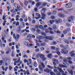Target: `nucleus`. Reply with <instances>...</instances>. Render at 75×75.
<instances>
[{
  "label": "nucleus",
  "mask_w": 75,
  "mask_h": 75,
  "mask_svg": "<svg viewBox=\"0 0 75 75\" xmlns=\"http://www.w3.org/2000/svg\"><path fill=\"white\" fill-rule=\"evenodd\" d=\"M72 6V3H70L67 4L65 6V7L67 8H71Z\"/></svg>",
  "instance_id": "obj_1"
},
{
  "label": "nucleus",
  "mask_w": 75,
  "mask_h": 75,
  "mask_svg": "<svg viewBox=\"0 0 75 75\" xmlns=\"http://www.w3.org/2000/svg\"><path fill=\"white\" fill-rule=\"evenodd\" d=\"M14 6L15 8H17L19 11H20V10H21V9H22V8L20 7V5L17 4H14Z\"/></svg>",
  "instance_id": "obj_2"
},
{
  "label": "nucleus",
  "mask_w": 75,
  "mask_h": 75,
  "mask_svg": "<svg viewBox=\"0 0 75 75\" xmlns=\"http://www.w3.org/2000/svg\"><path fill=\"white\" fill-rule=\"evenodd\" d=\"M45 39H46V40H52L54 38V37L53 36H46L45 37Z\"/></svg>",
  "instance_id": "obj_3"
},
{
  "label": "nucleus",
  "mask_w": 75,
  "mask_h": 75,
  "mask_svg": "<svg viewBox=\"0 0 75 75\" xmlns=\"http://www.w3.org/2000/svg\"><path fill=\"white\" fill-rule=\"evenodd\" d=\"M24 44L25 45V46H27V47H31L33 46V44H29V43L28 42H24Z\"/></svg>",
  "instance_id": "obj_4"
},
{
  "label": "nucleus",
  "mask_w": 75,
  "mask_h": 75,
  "mask_svg": "<svg viewBox=\"0 0 75 75\" xmlns=\"http://www.w3.org/2000/svg\"><path fill=\"white\" fill-rule=\"evenodd\" d=\"M40 58L42 59V60L43 61H45L47 59V58L45 57V56L42 54L40 55Z\"/></svg>",
  "instance_id": "obj_5"
},
{
  "label": "nucleus",
  "mask_w": 75,
  "mask_h": 75,
  "mask_svg": "<svg viewBox=\"0 0 75 75\" xmlns=\"http://www.w3.org/2000/svg\"><path fill=\"white\" fill-rule=\"evenodd\" d=\"M57 69L60 72H62V75H67V74L64 73V71L62 70V69L61 68H57Z\"/></svg>",
  "instance_id": "obj_6"
},
{
  "label": "nucleus",
  "mask_w": 75,
  "mask_h": 75,
  "mask_svg": "<svg viewBox=\"0 0 75 75\" xmlns=\"http://www.w3.org/2000/svg\"><path fill=\"white\" fill-rule=\"evenodd\" d=\"M62 51L61 52L63 54H67L68 53V51L67 50H64V49H61Z\"/></svg>",
  "instance_id": "obj_7"
},
{
  "label": "nucleus",
  "mask_w": 75,
  "mask_h": 75,
  "mask_svg": "<svg viewBox=\"0 0 75 75\" xmlns=\"http://www.w3.org/2000/svg\"><path fill=\"white\" fill-rule=\"evenodd\" d=\"M74 52H75V50H72L69 53V54H70V56H71V57H72L75 56V54L74 53Z\"/></svg>",
  "instance_id": "obj_8"
},
{
  "label": "nucleus",
  "mask_w": 75,
  "mask_h": 75,
  "mask_svg": "<svg viewBox=\"0 0 75 75\" xmlns=\"http://www.w3.org/2000/svg\"><path fill=\"white\" fill-rule=\"evenodd\" d=\"M59 48H57L56 49V54L58 55L59 56H60L61 55V53H60V52L59 51Z\"/></svg>",
  "instance_id": "obj_9"
},
{
  "label": "nucleus",
  "mask_w": 75,
  "mask_h": 75,
  "mask_svg": "<svg viewBox=\"0 0 75 75\" xmlns=\"http://www.w3.org/2000/svg\"><path fill=\"white\" fill-rule=\"evenodd\" d=\"M58 16L59 17H62L63 18L65 17V15L62 13H60L58 14Z\"/></svg>",
  "instance_id": "obj_10"
},
{
  "label": "nucleus",
  "mask_w": 75,
  "mask_h": 75,
  "mask_svg": "<svg viewBox=\"0 0 75 75\" xmlns=\"http://www.w3.org/2000/svg\"><path fill=\"white\" fill-rule=\"evenodd\" d=\"M55 21L57 24L58 23H62V20L61 19H58L57 20H55Z\"/></svg>",
  "instance_id": "obj_11"
},
{
  "label": "nucleus",
  "mask_w": 75,
  "mask_h": 75,
  "mask_svg": "<svg viewBox=\"0 0 75 75\" xmlns=\"http://www.w3.org/2000/svg\"><path fill=\"white\" fill-rule=\"evenodd\" d=\"M36 16L37 17H35V18L36 19H38L39 18H40L41 17V16L39 13H37L36 14Z\"/></svg>",
  "instance_id": "obj_12"
},
{
  "label": "nucleus",
  "mask_w": 75,
  "mask_h": 75,
  "mask_svg": "<svg viewBox=\"0 0 75 75\" xmlns=\"http://www.w3.org/2000/svg\"><path fill=\"white\" fill-rule=\"evenodd\" d=\"M68 61V60L67 59H63V64L64 65H67V62Z\"/></svg>",
  "instance_id": "obj_13"
},
{
  "label": "nucleus",
  "mask_w": 75,
  "mask_h": 75,
  "mask_svg": "<svg viewBox=\"0 0 75 75\" xmlns=\"http://www.w3.org/2000/svg\"><path fill=\"white\" fill-rule=\"evenodd\" d=\"M54 71L55 72L57 73V75H61V74L59 72H58V70L56 69H54Z\"/></svg>",
  "instance_id": "obj_14"
},
{
  "label": "nucleus",
  "mask_w": 75,
  "mask_h": 75,
  "mask_svg": "<svg viewBox=\"0 0 75 75\" xmlns=\"http://www.w3.org/2000/svg\"><path fill=\"white\" fill-rule=\"evenodd\" d=\"M44 72H47V73H49V72H50V70L49 69L47 68L45 69H44Z\"/></svg>",
  "instance_id": "obj_15"
},
{
  "label": "nucleus",
  "mask_w": 75,
  "mask_h": 75,
  "mask_svg": "<svg viewBox=\"0 0 75 75\" xmlns=\"http://www.w3.org/2000/svg\"><path fill=\"white\" fill-rule=\"evenodd\" d=\"M52 61H53L54 62H56L57 64H59V62L58 61V60L56 59H52Z\"/></svg>",
  "instance_id": "obj_16"
},
{
  "label": "nucleus",
  "mask_w": 75,
  "mask_h": 75,
  "mask_svg": "<svg viewBox=\"0 0 75 75\" xmlns=\"http://www.w3.org/2000/svg\"><path fill=\"white\" fill-rule=\"evenodd\" d=\"M47 57L49 58H52V54H49L47 55Z\"/></svg>",
  "instance_id": "obj_17"
},
{
  "label": "nucleus",
  "mask_w": 75,
  "mask_h": 75,
  "mask_svg": "<svg viewBox=\"0 0 75 75\" xmlns=\"http://www.w3.org/2000/svg\"><path fill=\"white\" fill-rule=\"evenodd\" d=\"M57 26L56 25H54L52 27V28L54 30H57Z\"/></svg>",
  "instance_id": "obj_18"
},
{
  "label": "nucleus",
  "mask_w": 75,
  "mask_h": 75,
  "mask_svg": "<svg viewBox=\"0 0 75 75\" xmlns=\"http://www.w3.org/2000/svg\"><path fill=\"white\" fill-rule=\"evenodd\" d=\"M41 5V2H38L36 4V6L38 7L39 6H40Z\"/></svg>",
  "instance_id": "obj_19"
},
{
  "label": "nucleus",
  "mask_w": 75,
  "mask_h": 75,
  "mask_svg": "<svg viewBox=\"0 0 75 75\" xmlns=\"http://www.w3.org/2000/svg\"><path fill=\"white\" fill-rule=\"evenodd\" d=\"M4 39H5V38L3 37L2 38L1 40H2V42H4V43H6V40H5Z\"/></svg>",
  "instance_id": "obj_20"
},
{
  "label": "nucleus",
  "mask_w": 75,
  "mask_h": 75,
  "mask_svg": "<svg viewBox=\"0 0 75 75\" xmlns=\"http://www.w3.org/2000/svg\"><path fill=\"white\" fill-rule=\"evenodd\" d=\"M47 67L48 68H49V69H53V68H54L52 66H50V65H47Z\"/></svg>",
  "instance_id": "obj_21"
},
{
  "label": "nucleus",
  "mask_w": 75,
  "mask_h": 75,
  "mask_svg": "<svg viewBox=\"0 0 75 75\" xmlns=\"http://www.w3.org/2000/svg\"><path fill=\"white\" fill-rule=\"evenodd\" d=\"M42 13H44L45 12V8H42L41 10Z\"/></svg>",
  "instance_id": "obj_22"
},
{
  "label": "nucleus",
  "mask_w": 75,
  "mask_h": 75,
  "mask_svg": "<svg viewBox=\"0 0 75 75\" xmlns=\"http://www.w3.org/2000/svg\"><path fill=\"white\" fill-rule=\"evenodd\" d=\"M46 17V15L44 14V13H42V16L41 18L42 19H44V18Z\"/></svg>",
  "instance_id": "obj_23"
},
{
  "label": "nucleus",
  "mask_w": 75,
  "mask_h": 75,
  "mask_svg": "<svg viewBox=\"0 0 75 75\" xmlns=\"http://www.w3.org/2000/svg\"><path fill=\"white\" fill-rule=\"evenodd\" d=\"M0 45L2 48L3 47L4 48L5 47V44H3L2 45V42H1L0 43Z\"/></svg>",
  "instance_id": "obj_24"
},
{
  "label": "nucleus",
  "mask_w": 75,
  "mask_h": 75,
  "mask_svg": "<svg viewBox=\"0 0 75 75\" xmlns=\"http://www.w3.org/2000/svg\"><path fill=\"white\" fill-rule=\"evenodd\" d=\"M67 20L69 22H71V16L68 17L67 19Z\"/></svg>",
  "instance_id": "obj_25"
},
{
  "label": "nucleus",
  "mask_w": 75,
  "mask_h": 75,
  "mask_svg": "<svg viewBox=\"0 0 75 75\" xmlns=\"http://www.w3.org/2000/svg\"><path fill=\"white\" fill-rule=\"evenodd\" d=\"M32 36V34H29L27 36V38H29V39H30V38H31V37Z\"/></svg>",
  "instance_id": "obj_26"
},
{
  "label": "nucleus",
  "mask_w": 75,
  "mask_h": 75,
  "mask_svg": "<svg viewBox=\"0 0 75 75\" xmlns=\"http://www.w3.org/2000/svg\"><path fill=\"white\" fill-rule=\"evenodd\" d=\"M55 22V21H54V20H51L50 21V24H52L53 23H54Z\"/></svg>",
  "instance_id": "obj_27"
},
{
  "label": "nucleus",
  "mask_w": 75,
  "mask_h": 75,
  "mask_svg": "<svg viewBox=\"0 0 75 75\" xmlns=\"http://www.w3.org/2000/svg\"><path fill=\"white\" fill-rule=\"evenodd\" d=\"M39 28H40V29H42V31H44V28H43V26L41 25H40L39 26Z\"/></svg>",
  "instance_id": "obj_28"
},
{
  "label": "nucleus",
  "mask_w": 75,
  "mask_h": 75,
  "mask_svg": "<svg viewBox=\"0 0 75 75\" xmlns=\"http://www.w3.org/2000/svg\"><path fill=\"white\" fill-rule=\"evenodd\" d=\"M68 71L69 72V73L71 75H73V71L72 70H68Z\"/></svg>",
  "instance_id": "obj_29"
},
{
  "label": "nucleus",
  "mask_w": 75,
  "mask_h": 75,
  "mask_svg": "<svg viewBox=\"0 0 75 75\" xmlns=\"http://www.w3.org/2000/svg\"><path fill=\"white\" fill-rule=\"evenodd\" d=\"M11 13H15V14H16V12L15 11L14 9H12L11 10Z\"/></svg>",
  "instance_id": "obj_30"
},
{
  "label": "nucleus",
  "mask_w": 75,
  "mask_h": 75,
  "mask_svg": "<svg viewBox=\"0 0 75 75\" xmlns=\"http://www.w3.org/2000/svg\"><path fill=\"white\" fill-rule=\"evenodd\" d=\"M47 4L46 2H43L42 4V5L43 6H45Z\"/></svg>",
  "instance_id": "obj_31"
},
{
  "label": "nucleus",
  "mask_w": 75,
  "mask_h": 75,
  "mask_svg": "<svg viewBox=\"0 0 75 75\" xmlns=\"http://www.w3.org/2000/svg\"><path fill=\"white\" fill-rule=\"evenodd\" d=\"M54 32L57 34H61V32L59 31V30H57V31L56 30H54Z\"/></svg>",
  "instance_id": "obj_32"
},
{
  "label": "nucleus",
  "mask_w": 75,
  "mask_h": 75,
  "mask_svg": "<svg viewBox=\"0 0 75 75\" xmlns=\"http://www.w3.org/2000/svg\"><path fill=\"white\" fill-rule=\"evenodd\" d=\"M41 55V53H38L36 55V56L37 58H39V57H40Z\"/></svg>",
  "instance_id": "obj_33"
},
{
  "label": "nucleus",
  "mask_w": 75,
  "mask_h": 75,
  "mask_svg": "<svg viewBox=\"0 0 75 75\" xmlns=\"http://www.w3.org/2000/svg\"><path fill=\"white\" fill-rule=\"evenodd\" d=\"M13 38L15 39L16 41H17V38H16V34L15 33H13Z\"/></svg>",
  "instance_id": "obj_34"
},
{
  "label": "nucleus",
  "mask_w": 75,
  "mask_h": 75,
  "mask_svg": "<svg viewBox=\"0 0 75 75\" xmlns=\"http://www.w3.org/2000/svg\"><path fill=\"white\" fill-rule=\"evenodd\" d=\"M39 68L41 71H43V69L42 68V67H41V65H40L39 66Z\"/></svg>",
  "instance_id": "obj_35"
},
{
  "label": "nucleus",
  "mask_w": 75,
  "mask_h": 75,
  "mask_svg": "<svg viewBox=\"0 0 75 75\" xmlns=\"http://www.w3.org/2000/svg\"><path fill=\"white\" fill-rule=\"evenodd\" d=\"M20 35H16V39L17 40V41H18V39H19V38H20Z\"/></svg>",
  "instance_id": "obj_36"
},
{
  "label": "nucleus",
  "mask_w": 75,
  "mask_h": 75,
  "mask_svg": "<svg viewBox=\"0 0 75 75\" xmlns=\"http://www.w3.org/2000/svg\"><path fill=\"white\" fill-rule=\"evenodd\" d=\"M41 35H43V36H46V35H47L46 34V33H44V32H41Z\"/></svg>",
  "instance_id": "obj_37"
},
{
  "label": "nucleus",
  "mask_w": 75,
  "mask_h": 75,
  "mask_svg": "<svg viewBox=\"0 0 75 75\" xmlns=\"http://www.w3.org/2000/svg\"><path fill=\"white\" fill-rule=\"evenodd\" d=\"M11 56H12V57H14L15 56V54L14 53V51L12 52V54L11 55Z\"/></svg>",
  "instance_id": "obj_38"
},
{
  "label": "nucleus",
  "mask_w": 75,
  "mask_h": 75,
  "mask_svg": "<svg viewBox=\"0 0 75 75\" xmlns=\"http://www.w3.org/2000/svg\"><path fill=\"white\" fill-rule=\"evenodd\" d=\"M11 51V49H9L8 50V51L6 52V54H8L9 52H10V51Z\"/></svg>",
  "instance_id": "obj_39"
},
{
  "label": "nucleus",
  "mask_w": 75,
  "mask_h": 75,
  "mask_svg": "<svg viewBox=\"0 0 75 75\" xmlns=\"http://www.w3.org/2000/svg\"><path fill=\"white\" fill-rule=\"evenodd\" d=\"M41 64L42 65L43 68H45V65L43 62L41 63Z\"/></svg>",
  "instance_id": "obj_40"
},
{
  "label": "nucleus",
  "mask_w": 75,
  "mask_h": 75,
  "mask_svg": "<svg viewBox=\"0 0 75 75\" xmlns=\"http://www.w3.org/2000/svg\"><path fill=\"white\" fill-rule=\"evenodd\" d=\"M30 30L31 31L34 32V31H35V29L34 28H31Z\"/></svg>",
  "instance_id": "obj_41"
},
{
  "label": "nucleus",
  "mask_w": 75,
  "mask_h": 75,
  "mask_svg": "<svg viewBox=\"0 0 75 75\" xmlns=\"http://www.w3.org/2000/svg\"><path fill=\"white\" fill-rule=\"evenodd\" d=\"M4 63V61L3 60H1L0 61V64L1 65H2V64Z\"/></svg>",
  "instance_id": "obj_42"
},
{
  "label": "nucleus",
  "mask_w": 75,
  "mask_h": 75,
  "mask_svg": "<svg viewBox=\"0 0 75 75\" xmlns=\"http://www.w3.org/2000/svg\"><path fill=\"white\" fill-rule=\"evenodd\" d=\"M68 33V32L67 31V30H64L63 31V33L64 34H66Z\"/></svg>",
  "instance_id": "obj_43"
},
{
  "label": "nucleus",
  "mask_w": 75,
  "mask_h": 75,
  "mask_svg": "<svg viewBox=\"0 0 75 75\" xmlns=\"http://www.w3.org/2000/svg\"><path fill=\"white\" fill-rule=\"evenodd\" d=\"M36 31L38 34H40V33H41V30H40V29H38Z\"/></svg>",
  "instance_id": "obj_44"
},
{
  "label": "nucleus",
  "mask_w": 75,
  "mask_h": 75,
  "mask_svg": "<svg viewBox=\"0 0 75 75\" xmlns=\"http://www.w3.org/2000/svg\"><path fill=\"white\" fill-rule=\"evenodd\" d=\"M52 14H57V11H52Z\"/></svg>",
  "instance_id": "obj_45"
},
{
  "label": "nucleus",
  "mask_w": 75,
  "mask_h": 75,
  "mask_svg": "<svg viewBox=\"0 0 75 75\" xmlns=\"http://www.w3.org/2000/svg\"><path fill=\"white\" fill-rule=\"evenodd\" d=\"M67 59L68 60H69V61H71L72 60V58L71 57H68L67 58Z\"/></svg>",
  "instance_id": "obj_46"
},
{
  "label": "nucleus",
  "mask_w": 75,
  "mask_h": 75,
  "mask_svg": "<svg viewBox=\"0 0 75 75\" xmlns=\"http://www.w3.org/2000/svg\"><path fill=\"white\" fill-rule=\"evenodd\" d=\"M59 67H60V68H64V65L63 64H60L59 65Z\"/></svg>",
  "instance_id": "obj_47"
},
{
  "label": "nucleus",
  "mask_w": 75,
  "mask_h": 75,
  "mask_svg": "<svg viewBox=\"0 0 75 75\" xmlns=\"http://www.w3.org/2000/svg\"><path fill=\"white\" fill-rule=\"evenodd\" d=\"M50 74L51 75H55V73L53 72H50Z\"/></svg>",
  "instance_id": "obj_48"
},
{
  "label": "nucleus",
  "mask_w": 75,
  "mask_h": 75,
  "mask_svg": "<svg viewBox=\"0 0 75 75\" xmlns=\"http://www.w3.org/2000/svg\"><path fill=\"white\" fill-rule=\"evenodd\" d=\"M2 19L3 20H6V16L4 15L3 16Z\"/></svg>",
  "instance_id": "obj_49"
},
{
  "label": "nucleus",
  "mask_w": 75,
  "mask_h": 75,
  "mask_svg": "<svg viewBox=\"0 0 75 75\" xmlns=\"http://www.w3.org/2000/svg\"><path fill=\"white\" fill-rule=\"evenodd\" d=\"M38 64L36 63L35 62H34V66L35 67H37Z\"/></svg>",
  "instance_id": "obj_50"
},
{
  "label": "nucleus",
  "mask_w": 75,
  "mask_h": 75,
  "mask_svg": "<svg viewBox=\"0 0 75 75\" xmlns=\"http://www.w3.org/2000/svg\"><path fill=\"white\" fill-rule=\"evenodd\" d=\"M52 14V13H51V12H48L47 13V15L48 16H51Z\"/></svg>",
  "instance_id": "obj_51"
},
{
  "label": "nucleus",
  "mask_w": 75,
  "mask_h": 75,
  "mask_svg": "<svg viewBox=\"0 0 75 75\" xmlns=\"http://www.w3.org/2000/svg\"><path fill=\"white\" fill-rule=\"evenodd\" d=\"M27 75H30V71L28 69H27Z\"/></svg>",
  "instance_id": "obj_52"
},
{
  "label": "nucleus",
  "mask_w": 75,
  "mask_h": 75,
  "mask_svg": "<svg viewBox=\"0 0 75 75\" xmlns=\"http://www.w3.org/2000/svg\"><path fill=\"white\" fill-rule=\"evenodd\" d=\"M51 49L52 50H55V47H54V46H51L50 47Z\"/></svg>",
  "instance_id": "obj_53"
},
{
  "label": "nucleus",
  "mask_w": 75,
  "mask_h": 75,
  "mask_svg": "<svg viewBox=\"0 0 75 75\" xmlns=\"http://www.w3.org/2000/svg\"><path fill=\"white\" fill-rule=\"evenodd\" d=\"M45 32L46 33H48V32H49V30H48L47 29H46L45 30Z\"/></svg>",
  "instance_id": "obj_54"
},
{
  "label": "nucleus",
  "mask_w": 75,
  "mask_h": 75,
  "mask_svg": "<svg viewBox=\"0 0 75 75\" xmlns=\"http://www.w3.org/2000/svg\"><path fill=\"white\" fill-rule=\"evenodd\" d=\"M39 21H40V24H43V23H44V22L42 21V19H40L39 20Z\"/></svg>",
  "instance_id": "obj_55"
},
{
  "label": "nucleus",
  "mask_w": 75,
  "mask_h": 75,
  "mask_svg": "<svg viewBox=\"0 0 75 75\" xmlns=\"http://www.w3.org/2000/svg\"><path fill=\"white\" fill-rule=\"evenodd\" d=\"M19 25V22H17L16 25V26H18Z\"/></svg>",
  "instance_id": "obj_56"
},
{
  "label": "nucleus",
  "mask_w": 75,
  "mask_h": 75,
  "mask_svg": "<svg viewBox=\"0 0 75 75\" xmlns=\"http://www.w3.org/2000/svg\"><path fill=\"white\" fill-rule=\"evenodd\" d=\"M60 47H61V48H65L64 45H60Z\"/></svg>",
  "instance_id": "obj_57"
},
{
  "label": "nucleus",
  "mask_w": 75,
  "mask_h": 75,
  "mask_svg": "<svg viewBox=\"0 0 75 75\" xmlns=\"http://www.w3.org/2000/svg\"><path fill=\"white\" fill-rule=\"evenodd\" d=\"M55 18L54 16H52L50 17V18L51 19H55Z\"/></svg>",
  "instance_id": "obj_58"
},
{
  "label": "nucleus",
  "mask_w": 75,
  "mask_h": 75,
  "mask_svg": "<svg viewBox=\"0 0 75 75\" xmlns=\"http://www.w3.org/2000/svg\"><path fill=\"white\" fill-rule=\"evenodd\" d=\"M35 51L37 52H38L39 51H40V49L39 48H37L35 50Z\"/></svg>",
  "instance_id": "obj_59"
},
{
  "label": "nucleus",
  "mask_w": 75,
  "mask_h": 75,
  "mask_svg": "<svg viewBox=\"0 0 75 75\" xmlns=\"http://www.w3.org/2000/svg\"><path fill=\"white\" fill-rule=\"evenodd\" d=\"M68 62H69V64H72V62L71 61L68 60Z\"/></svg>",
  "instance_id": "obj_60"
},
{
  "label": "nucleus",
  "mask_w": 75,
  "mask_h": 75,
  "mask_svg": "<svg viewBox=\"0 0 75 75\" xmlns=\"http://www.w3.org/2000/svg\"><path fill=\"white\" fill-rule=\"evenodd\" d=\"M40 46H44V45H45V43H42L40 44Z\"/></svg>",
  "instance_id": "obj_61"
},
{
  "label": "nucleus",
  "mask_w": 75,
  "mask_h": 75,
  "mask_svg": "<svg viewBox=\"0 0 75 75\" xmlns=\"http://www.w3.org/2000/svg\"><path fill=\"white\" fill-rule=\"evenodd\" d=\"M70 44H74V41L72 40H70Z\"/></svg>",
  "instance_id": "obj_62"
},
{
  "label": "nucleus",
  "mask_w": 75,
  "mask_h": 75,
  "mask_svg": "<svg viewBox=\"0 0 75 75\" xmlns=\"http://www.w3.org/2000/svg\"><path fill=\"white\" fill-rule=\"evenodd\" d=\"M23 57L24 58H28V56H27V55H24L23 56Z\"/></svg>",
  "instance_id": "obj_63"
},
{
  "label": "nucleus",
  "mask_w": 75,
  "mask_h": 75,
  "mask_svg": "<svg viewBox=\"0 0 75 75\" xmlns=\"http://www.w3.org/2000/svg\"><path fill=\"white\" fill-rule=\"evenodd\" d=\"M53 45H57V42H56L54 41L52 42Z\"/></svg>",
  "instance_id": "obj_64"
}]
</instances>
